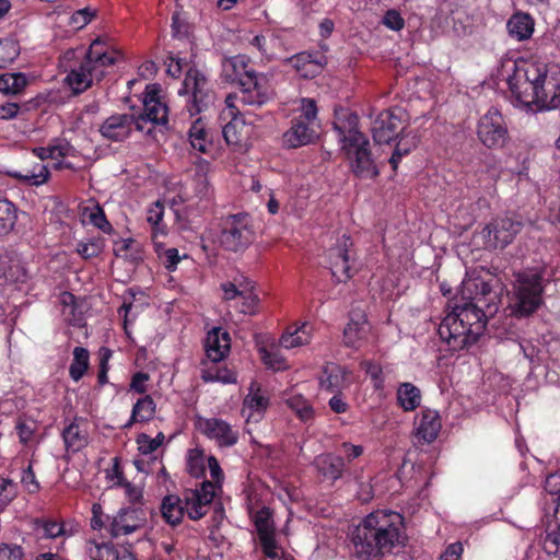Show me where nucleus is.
<instances>
[{
    "mask_svg": "<svg viewBox=\"0 0 560 560\" xmlns=\"http://www.w3.org/2000/svg\"><path fill=\"white\" fill-rule=\"evenodd\" d=\"M351 247V238L343 234L337 238L336 244L327 252L329 269L337 282H346L352 277L351 255L349 253Z\"/></svg>",
    "mask_w": 560,
    "mask_h": 560,
    "instance_id": "12",
    "label": "nucleus"
},
{
    "mask_svg": "<svg viewBox=\"0 0 560 560\" xmlns=\"http://www.w3.org/2000/svg\"><path fill=\"white\" fill-rule=\"evenodd\" d=\"M20 212L14 202L7 197L0 196V238H5L18 233V221Z\"/></svg>",
    "mask_w": 560,
    "mask_h": 560,
    "instance_id": "29",
    "label": "nucleus"
},
{
    "mask_svg": "<svg viewBox=\"0 0 560 560\" xmlns=\"http://www.w3.org/2000/svg\"><path fill=\"white\" fill-rule=\"evenodd\" d=\"M210 172V164L206 160H201L196 164V172L192 179L195 197L202 199H210L212 196V187L210 185L208 174Z\"/></svg>",
    "mask_w": 560,
    "mask_h": 560,
    "instance_id": "35",
    "label": "nucleus"
},
{
    "mask_svg": "<svg viewBox=\"0 0 560 560\" xmlns=\"http://www.w3.org/2000/svg\"><path fill=\"white\" fill-rule=\"evenodd\" d=\"M441 430V421L436 411L424 410L417 424V436L427 443L433 442Z\"/></svg>",
    "mask_w": 560,
    "mask_h": 560,
    "instance_id": "33",
    "label": "nucleus"
},
{
    "mask_svg": "<svg viewBox=\"0 0 560 560\" xmlns=\"http://www.w3.org/2000/svg\"><path fill=\"white\" fill-rule=\"evenodd\" d=\"M155 86H148L143 100L144 110L140 115H136V120H142L143 129L141 132L152 133L149 125L165 126L167 124V106L156 97Z\"/></svg>",
    "mask_w": 560,
    "mask_h": 560,
    "instance_id": "15",
    "label": "nucleus"
},
{
    "mask_svg": "<svg viewBox=\"0 0 560 560\" xmlns=\"http://www.w3.org/2000/svg\"><path fill=\"white\" fill-rule=\"evenodd\" d=\"M545 490L560 499V472L551 474L546 478Z\"/></svg>",
    "mask_w": 560,
    "mask_h": 560,
    "instance_id": "64",
    "label": "nucleus"
},
{
    "mask_svg": "<svg viewBox=\"0 0 560 560\" xmlns=\"http://www.w3.org/2000/svg\"><path fill=\"white\" fill-rule=\"evenodd\" d=\"M77 250L85 259L93 258L103 252V243L100 238H92L89 242L79 243Z\"/></svg>",
    "mask_w": 560,
    "mask_h": 560,
    "instance_id": "52",
    "label": "nucleus"
},
{
    "mask_svg": "<svg viewBox=\"0 0 560 560\" xmlns=\"http://www.w3.org/2000/svg\"><path fill=\"white\" fill-rule=\"evenodd\" d=\"M106 479L110 487H122L127 482L124 478L118 457H114L112 468L106 469Z\"/></svg>",
    "mask_w": 560,
    "mask_h": 560,
    "instance_id": "56",
    "label": "nucleus"
},
{
    "mask_svg": "<svg viewBox=\"0 0 560 560\" xmlns=\"http://www.w3.org/2000/svg\"><path fill=\"white\" fill-rule=\"evenodd\" d=\"M161 512L166 523L172 526L178 525L186 512L183 499L176 495L165 497L161 504Z\"/></svg>",
    "mask_w": 560,
    "mask_h": 560,
    "instance_id": "37",
    "label": "nucleus"
},
{
    "mask_svg": "<svg viewBox=\"0 0 560 560\" xmlns=\"http://www.w3.org/2000/svg\"><path fill=\"white\" fill-rule=\"evenodd\" d=\"M16 495V486L11 480L0 482V509L7 506Z\"/></svg>",
    "mask_w": 560,
    "mask_h": 560,
    "instance_id": "57",
    "label": "nucleus"
},
{
    "mask_svg": "<svg viewBox=\"0 0 560 560\" xmlns=\"http://www.w3.org/2000/svg\"><path fill=\"white\" fill-rule=\"evenodd\" d=\"M89 366V352L82 347L73 350V361L70 364L69 373L73 381L78 382L86 372Z\"/></svg>",
    "mask_w": 560,
    "mask_h": 560,
    "instance_id": "44",
    "label": "nucleus"
},
{
    "mask_svg": "<svg viewBox=\"0 0 560 560\" xmlns=\"http://www.w3.org/2000/svg\"><path fill=\"white\" fill-rule=\"evenodd\" d=\"M534 20L533 18L523 12L514 13L506 23V30L510 37L517 42L527 40L534 33Z\"/></svg>",
    "mask_w": 560,
    "mask_h": 560,
    "instance_id": "30",
    "label": "nucleus"
},
{
    "mask_svg": "<svg viewBox=\"0 0 560 560\" xmlns=\"http://www.w3.org/2000/svg\"><path fill=\"white\" fill-rule=\"evenodd\" d=\"M542 281L541 272L534 269L514 273L509 306L513 315L526 317L542 305Z\"/></svg>",
    "mask_w": 560,
    "mask_h": 560,
    "instance_id": "4",
    "label": "nucleus"
},
{
    "mask_svg": "<svg viewBox=\"0 0 560 560\" xmlns=\"http://www.w3.org/2000/svg\"><path fill=\"white\" fill-rule=\"evenodd\" d=\"M383 23L393 31H400L405 25L404 19L395 10H389L385 13Z\"/></svg>",
    "mask_w": 560,
    "mask_h": 560,
    "instance_id": "63",
    "label": "nucleus"
},
{
    "mask_svg": "<svg viewBox=\"0 0 560 560\" xmlns=\"http://www.w3.org/2000/svg\"><path fill=\"white\" fill-rule=\"evenodd\" d=\"M94 80H96V77L92 72L91 67L88 66L86 60L83 59L81 62L69 70L65 82L69 85L74 94H80L88 90Z\"/></svg>",
    "mask_w": 560,
    "mask_h": 560,
    "instance_id": "27",
    "label": "nucleus"
},
{
    "mask_svg": "<svg viewBox=\"0 0 560 560\" xmlns=\"http://www.w3.org/2000/svg\"><path fill=\"white\" fill-rule=\"evenodd\" d=\"M253 521L265 556L277 557L281 549L276 540L271 511L262 508L254 514Z\"/></svg>",
    "mask_w": 560,
    "mask_h": 560,
    "instance_id": "17",
    "label": "nucleus"
},
{
    "mask_svg": "<svg viewBox=\"0 0 560 560\" xmlns=\"http://www.w3.org/2000/svg\"><path fill=\"white\" fill-rule=\"evenodd\" d=\"M138 450L144 454H151L159 448V442H155L150 435L142 433L137 438Z\"/></svg>",
    "mask_w": 560,
    "mask_h": 560,
    "instance_id": "60",
    "label": "nucleus"
},
{
    "mask_svg": "<svg viewBox=\"0 0 560 560\" xmlns=\"http://www.w3.org/2000/svg\"><path fill=\"white\" fill-rule=\"evenodd\" d=\"M258 302V296L253 292L252 288H246L240 298V302H236L234 306L242 314L255 315L257 313Z\"/></svg>",
    "mask_w": 560,
    "mask_h": 560,
    "instance_id": "47",
    "label": "nucleus"
},
{
    "mask_svg": "<svg viewBox=\"0 0 560 560\" xmlns=\"http://www.w3.org/2000/svg\"><path fill=\"white\" fill-rule=\"evenodd\" d=\"M327 65V58L322 52H314L313 58L308 61L305 68H303V72L301 77L303 78H315L318 75L325 66Z\"/></svg>",
    "mask_w": 560,
    "mask_h": 560,
    "instance_id": "50",
    "label": "nucleus"
},
{
    "mask_svg": "<svg viewBox=\"0 0 560 560\" xmlns=\"http://www.w3.org/2000/svg\"><path fill=\"white\" fill-rule=\"evenodd\" d=\"M187 470L196 478L202 476L205 471V456L199 450H190L187 455Z\"/></svg>",
    "mask_w": 560,
    "mask_h": 560,
    "instance_id": "49",
    "label": "nucleus"
},
{
    "mask_svg": "<svg viewBox=\"0 0 560 560\" xmlns=\"http://www.w3.org/2000/svg\"><path fill=\"white\" fill-rule=\"evenodd\" d=\"M179 95H191L190 115L200 113L211 101L208 79L198 69L189 68L186 72Z\"/></svg>",
    "mask_w": 560,
    "mask_h": 560,
    "instance_id": "10",
    "label": "nucleus"
},
{
    "mask_svg": "<svg viewBox=\"0 0 560 560\" xmlns=\"http://www.w3.org/2000/svg\"><path fill=\"white\" fill-rule=\"evenodd\" d=\"M142 120H136L133 113H116L108 116L98 127V132L103 139L110 142H124L127 140L132 130L143 129Z\"/></svg>",
    "mask_w": 560,
    "mask_h": 560,
    "instance_id": "9",
    "label": "nucleus"
},
{
    "mask_svg": "<svg viewBox=\"0 0 560 560\" xmlns=\"http://www.w3.org/2000/svg\"><path fill=\"white\" fill-rule=\"evenodd\" d=\"M313 325L303 322L300 325L290 326L280 338V345L284 349H293L308 345L313 338Z\"/></svg>",
    "mask_w": 560,
    "mask_h": 560,
    "instance_id": "28",
    "label": "nucleus"
},
{
    "mask_svg": "<svg viewBox=\"0 0 560 560\" xmlns=\"http://www.w3.org/2000/svg\"><path fill=\"white\" fill-rule=\"evenodd\" d=\"M62 439L67 452L77 453L84 448L89 443V436L85 430L81 428L79 420L69 423L62 431Z\"/></svg>",
    "mask_w": 560,
    "mask_h": 560,
    "instance_id": "32",
    "label": "nucleus"
},
{
    "mask_svg": "<svg viewBox=\"0 0 560 560\" xmlns=\"http://www.w3.org/2000/svg\"><path fill=\"white\" fill-rule=\"evenodd\" d=\"M155 413V402L151 396L140 398L132 408L131 417L125 424L126 428L131 427L135 422H145L151 420Z\"/></svg>",
    "mask_w": 560,
    "mask_h": 560,
    "instance_id": "39",
    "label": "nucleus"
},
{
    "mask_svg": "<svg viewBox=\"0 0 560 560\" xmlns=\"http://www.w3.org/2000/svg\"><path fill=\"white\" fill-rule=\"evenodd\" d=\"M144 518L142 511L135 508L121 509L116 516L113 517L109 532L113 537L128 535L142 526Z\"/></svg>",
    "mask_w": 560,
    "mask_h": 560,
    "instance_id": "21",
    "label": "nucleus"
},
{
    "mask_svg": "<svg viewBox=\"0 0 560 560\" xmlns=\"http://www.w3.org/2000/svg\"><path fill=\"white\" fill-rule=\"evenodd\" d=\"M9 176L19 179L30 186H39L48 178V170L43 163H36L32 168L25 167L20 171H10Z\"/></svg>",
    "mask_w": 560,
    "mask_h": 560,
    "instance_id": "36",
    "label": "nucleus"
},
{
    "mask_svg": "<svg viewBox=\"0 0 560 560\" xmlns=\"http://www.w3.org/2000/svg\"><path fill=\"white\" fill-rule=\"evenodd\" d=\"M404 539L401 515L392 511H375L353 530V555L359 560H380L401 546Z\"/></svg>",
    "mask_w": 560,
    "mask_h": 560,
    "instance_id": "1",
    "label": "nucleus"
},
{
    "mask_svg": "<svg viewBox=\"0 0 560 560\" xmlns=\"http://www.w3.org/2000/svg\"><path fill=\"white\" fill-rule=\"evenodd\" d=\"M560 107V69L553 67V73L546 81L545 89L541 94L539 108L556 109Z\"/></svg>",
    "mask_w": 560,
    "mask_h": 560,
    "instance_id": "34",
    "label": "nucleus"
},
{
    "mask_svg": "<svg viewBox=\"0 0 560 560\" xmlns=\"http://www.w3.org/2000/svg\"><path fill=\"white\" fill-rule=\"evenodd\" d=\"M214 495V485L211 481H203L199 489L186 491L183 502L189 518L197 521L203 517Z\"/></svg>",
    "mask_w": 560,
    "mask_h": 560,
    "instance_id": "18",
    "label": "nucleus"
},
{
    "mask_svg": "<svg viewBox=\"0 0 560 560\" xmlns=\"http://www.w3.org/2000/svg\"><path fill=\"white\" fill-rule=\"evenodd\" d=\"M224 118H230L231 120L223 127L222 133L228 144L236 145L241 142V131L244 127V116L245 115H235L232 116L229 114V107L226 106L223 110Z\"/></svg>",
    "mask_w": 560,
    "mask_h": 560,
    "instance_id": "40",
    "label": "nucleus"
},
{
    "mask_svg": "<svg viewBox=\"0 0 560 560\" xmlns=\"http://www.w3.org/2000/svg\"><path fill=\"white\" fill-rule=\"evenodd\" d=\"M369 331L366 315L360 307L350 311L349 322L343 330V343L346 347H359Z\"/></svg>",
    "mask_w": 560,
    "mask_h": 560,
    "instance_id": "22",
    "label": "nucleus"
},
{
    "mask_svg": "<svg viewBox=\"0 0 560 560\" xmlns=\"http://www.w3.org/2000/svg\"><path fill=\"white\" fill-rule=\"evenodd\" d=\"M27 85V78L24 73H4L0 75V92L4 94H18Z\"/></svg>",
    "mask_w": 560,
    "mask_h": 560,
    "instance_id": "42",
    "label": "nucleus"
},
{
    "mask_svg": "<svg viewBox=\"0 0 560 560\" xmlns=\"http://www.w3.org/2000/svg\"><path fill=\"white\" fill-rule=\"evenodd\" d=\"M195 423L202 434L215 441L219 446L229 447L237 443V430L222 419L198 417Z\"/></svg>",
    "mask_w": 560,
    "mask_h": 560,
    "instance_id": "16",
    "label": "nucleus"
},
{
    "mask_svg": "<svg viewBox=\"0 0 560 560\" xmlns=\"http://www.w3.org/2000/svg\"><path fill=\"white\" fill-rule=\"evenodd\" d=\"M477 135L488 148H500L508 139V128L499 109L491 107L479 120Z\"/></svg>",
    "mask_w": 560,
    "mask_h": 560,
    "instance_id": "11",
    "label": "nucleus"
},
{
    "mask_svg": "<svg viewBox=\"0 0 560 560\" xmlns=\"http://www.w3.org/2000/svg\"><path fill=\"white\" fill-rule=\"evenodd\" d=\"M508 84L511 93L516 101L525 106L533 104L540 106L541 94L540 90L532 84L527 79L523 78L522 73L513 68V73L508 78Z\"/></svg>",
    "mask_w": 560,
    "mask_h": 560,
    "instance_id": "19",
    "label": "nucleus"
},
{
    "mask_svg": "<svg viewBox=\"0 0 560 560\" xmlns=\"http://www.w3.org/2000/svg\"><path fill=\"white\" fill-rule=\"evenodd\" d=\"M349 376L350 372L346 368L335 363H328L324 366L320 386L331 393H340L350 385L351 381Z\"/></svg>",
    "mask_w": 560,
    "mask_h": 560,
    "instance_id": "24",
    "label": "nucleus"
},
{
    "mask_svg": "<svg viewBox=\"0 0 560 560\" xmlns=\"http://www.w3.org/2000/svg\"><path fill=\"white\" fill-rule=\"evenodd\" d=\"M553 67L540 60H521L513 62V68L517 69L523 78L536 85L540 92L544 91L546 81L553 73Z\"/></svg>",
    "mask_w": 560,
    "mask_h": 560,
    "instance_id": "20",
    "label": "nucleus"
},
{
    "mask_svg": "<svg viewBox=\"0 0 560 560\" xmlns=\"http://www.w3.org/2000/svg\"><path fill=\"white\" fill-rule=\"evenodd\" d=\"M252 241L253 231L246 214H235L224 220L220 243L225 249L238 252L247 247Z\"/></svg>",
    "mask_w": 560,
    "mask_h": 560,
    "instance_id": "8",
    "label": "nucleus"
},
{
    "mask_svg": "<svg viewBox=\"0 0 560 560\" xmlns=\"http://www.w3.org/2000/svg\"><path fill=\"white\" fill-rule=\"evenodd\" d=\"M23 550L18 545L0 546V560H22Z\"/></svg>",
    "mask_w": 560,
    "mask_h": 560,
    "instance_id": "62",
    "label": "nucleus"
},
{
    "mask_svg": "<svg viewBox=\"0 0 560 560\" xmlns=\"http://www.w3.org/2000/svg\"><path fill=\"white\" fill-rule=\"evenodd\" d=\"M96 10L90 7L77 10L70 18V25L75 30H81L88 25L95 16Z\"/></svg>",
    "mask_w": 560,
    "mask_h": 560,
    "instance_id": "51",
    "label": "nucleus"
},
{
    "mask_svg": "<svg viewBox=\"0 0 560 560\" xmlns=\"http://www.w3.org/2000/svg\"><path fill=\"white\" fill-rule=\"evenodd\" d=\"M83 220L100 229L104 233H110L113 228L107 221L104 210L98 206L85 207L82 211Z\"/></svg>",
    "mask_w": 560,
    "mask_h": 560,
    "instance_id": "43",
    "label": "nucleus"
},
{
    "mask_svg": "<svg viewBox=\"0 0 560 560\" xmlns=\"http://www.w3.org/2000/svg\"><path fill=\"white\" fill-rule=\"evenodd\" d=\"M522 230V222L509 217L497 218L482 231L486 245L491 248H503L509 245Z\"/></svg>",
    "mask_w": 560,
    "mask_h": 560,
    "instance_id": "13",
    "label": "nucleus"
},
{
    "mask_svg": "<svg viewBox=\"0 0 560 560\" xmlns=\"http://www.w3.org/2000/svg\"><path fill=\"white\" fill-rule=\"evenodd\" d=\"M406 137H407V135H406V133H404L402 136H400V139H399V141H398V143H397V145H396V148H395V150H394V152H393V154H392V156H390V159H389V163H390L392 168H393L394 171H396V170H397V167H398V163H399V161L401 160V158H402L404 155H407V154L411 151V149H412V148H416V145H417V142L415 141V139L412 140V143H411L410 145H407V144L404 142V139H405Z\"/></svg>",
    "mask_w": 560,
    "mask_h": 560,
    "instance_id": "54",
    "label": "nucleus"
},
{
    "mask_svg": "<svg viewBox=\"0 0 560 560\" xmlns=\"http://www.w3.org/2000/svg\"><path fill=\"white\" fill-rule=\"evenodd\" d=\"M120 58L121 54L116 49L107 47L101 38L94 39L89 50L84 52V59L96 77V81H101L105 74V69L116 63Z\"/></svg>",
    "mask_w": 560,
    "mask_h": 560,
    "instance_id": "14",
    "label": "nucleus"
},
{
    "mask_svg": "<svg viewBox=\"0 0 560 560\" xmlns=\"http://www.w3.org/2000/svg\"><path fill=\"white\" fill-rule=\"evenodd\" d=\"M52 160L75 156L77 150L67 140H55L50 143Z\"/></svg>",
    "mask_w": 560,
    "mask_h": 560,
    "instance_id": "55",
    "label": "nucleus"
},
{
    "mask_svg": "<svg viewBox=\"0 0 560 560\" xmlns=\"http://www.w3.org/2000/svg\"><path fill=\"white\" fill-rule=\"evenodd\" d=\"M486 328V315L480 306L474 303L455 305L439 327L440 337L454 350H462L482 335Z\"/></svg>",
    "mask_w": 560,
    "mask_h": 560,
    "instance_id": "2",
    "label": "nucleus"
},
{
    "mask_svg": "<svg viewBox=\"0 0 560 560\" xmlns=\"http://www.w3.org/2000/svg\"><path fill=\"white\" fill-rule=\"evenodd\" d=\"M202 378L206 382H221L224 384L236 382L235 375L221 376V371L219 368L214 370L212 368L202 371Z\"/></svg>",
    "mask_w": 560,
    "mask_h": 560,
    "instance_id": "58",
    "label": "nucleus"
},
{
    "mask_svg": "<svg viewBox=\"0 0 560 560\" xmlns=\"http://www.w3.org/2000/svg\"><path fill=\"white\" fill-rule=\"evenodd\" d=\"M406 113L401 108H392L380 113L373 120L371 131L378 144H388L402 136L406 129Z\"/></svg>",
    "mask_w": 560,
    "mask_h": 560,
    "instance_id": "7",
    "label": "nucleus"
},
{
    "mask_svg": "<svg viewBox=\"0 0 560 560\" xmlns=\"http://www.w3.org/2000/svg\"><path fill=\"white\" fill-rule=\"evenodd\" d=\"M15 429L18 431L21 443L26 444L33 439L35 424L33 422L19 420L16 422Z\"/></svg>",
    "mask_w": 560,
    "mask_h": 560,
    "instance_id": "61",
    "label": "nucleus"
},
{
    "mask_svg": "<svg viewBox=\"0 0 560 560\" xmlns=\"http://www.w3.org/2000/svg\"><path fill=\"white\" fill-rule=\"evenodd\" d=\"M88 553L92 560H110L115 557L113 547L106 544L91 542L88 547Z\"/></svg>",
    "mask_w": 560,
    "mask_h": 560,
    "instance_id": "53",
    "label": "nucleus"
},
{
    "mask_svg": "<svg viewBox=\"0 0 560 560\" xmlns=\"http://www.w3.org/2000/svg\"><path fill=\"white\" fill-rule=\"evenodd\" d=\"M230 336L221 328H213L207 335L205 348L208 358L213 362H219L230 351Z\"/></svg>",
    "mask_w": 560,
    "mask_h": 560,
    "instance_id": "26",
    "label": "nucleus"
},
{
    "mask_svg": "<svg viewBox=\"0 0 560 560\" xmlns=\"http://www.w3.org/2000/svg\"><path fill=\"white\" fill-rule=\"evenodd\" d=\"M299 116L292 119L291 127L283 133V144L288 148H299L312 143L317 138L314 128L317 117V106L313 98L303 97L299 101Z\"/></svg>",
    "mask_w": 560,
    "mask_h": 560,
    "instance_id": "6",
    "label": "nucleus"
},
{
    "mask_svg": "<svg viewBox=\"0 0 560 560\" xmlns=\"http://www.w3.org/2000/svg\"><path fill=\"white\" fill-rule=\"evenodd\" d=\"M314 465L319 474L332 481L338 480L345 469L343 458L332 454L318 455L314 460Z\"/></svg>",
    "mask_w": 560,
    "mask_h": 560,
    "instance_id": "31",
    "label": "nucleus"
},
{
    "mask_svg": "<svg viewBox=\"0 0 560 560\" xmlns=\"http://www.w3.org/2000/svg\"><path fill=\"white\" fill-rule=\"evenodd\" d=\"M287 405L302 421H308L313 418V408L302 396L296 395L288 398Z\"/></svg>",
    "mask_w": 560,
    "mask_h": 560,
    "instance_id": "48",
    "label": "nucleus"
},
{
    "mask_svg": "<svg viewBox=\"0 0 560 560\" xmlns=\"http://www.w3.org/2000/svg\"><path fill=\"white\" fill-rule=\"evenodd\" d=\"M249 58L245 55H237L226 58L222 62V77L225 81L236 82L240 86L245 83L248 77L259 73L248 68Z\"/></svg>",
    "mask_w": 560,
    "mask_h": 560,
    "instance_id": "23",
    "label": "nucleus"
},
{
    "mask_svg": "<svg viewBox=\"0 0 560 560\" xmlns=\"http://www.w3.org/2000/svg\"><path fill=\"white\" fill-rule=\"evenodd\" d=\"M188 139L190 142V145L201 152L206 153L212 144V140L210 137L209 131L206 128L205 122L201 120V118H197L190 126L188 130Z\"/></svg>",
    "mask_w": 560,
    "mask_h": 560,
    "instance_id": "38",
    "label": "nucleus"
},
{
    "mask_svg": "<svg viewBox=\"0 0 560 560\" xmlns=\"http://www.w3.org/2000/svg\"><path fill=\"white\" fill-rule=\"evenodd\" d=\"M20 54V46L12 38L0 39V68L13 62Z\"/></svg>",
    "mask_w": 560,
    "mask_h": 560,
    "instance_id": "46",
    "label": "nucleus"
},
{
    "mask_svg": "<svg viewBox=\"0 0 560 560\" xmlns=\"http://www.w3.org/2000/svg\"><path fill=\"white\" fill-rule=\"evenodd\" d=\"M397 398L406 411L415 410L421 401L420 390L411 383H404L399 386Z\"/></svg>",
    "mask_w": 560,
    "mask_h": 560,
    "instance_id": "41",
    "label": "nucleus"
},
{
    "mask_svg": "<svg viewBox=\"0 0 560 560\" xmlns=\"http://www.w3.org/2000/svg\"><path fill=\"white\" fill-rule=\"evenodd\" d=\"M248 78L240 86L238 93L229 94L225 98V105L232 116L246 115V107H260L271 97L269 74L260 73Z\"/></svg>",
    "mask_w": 560,
    "mask_h": 560,
    "instance_id": "5",
    "label": "nucleus"
},
{
    "mask_svg": "<svg viewBox=\"0 0 560 560\" xmlns=\"http://www.w3.org/2000/svg\"><path fill=\"white\" fill-rule=\"evenodd\" d=\"M34 529L39 537L56 538L65 534L63 525L55 520H36Z\"/></svg>",
    "mask_w": 560,
    "mask_h": 560,
    "instance_id": "45",
    "label": "nucleus"
},
{
    "mask_svg": "<svg viewBox=\"0 0 560 560\" xmlns=\"http://www.w3.org/2000/svg\"><path fill=\"white\" fill-rule=\"evenodd\" d=\"M269 398L261 389L260 385L253 382L248 388V394L244 398L242 413L247 420L260 417L261 413L268 408Z\"/></svg>",
    "mask_w": 560,
    "mask_h": 560,
    "instance_id": "25",
    "label": "nucleus"
},
{
    "mask_svg": "<svg viewBox=\"0 0 560 560\" xmlns=\"http://www.w3.org/2000/svg\"><path fill=\"white\" fill-rule=\"evenodd\" d=\"M341 150L350 161L352 172L362 178H372L378 174L370 151V142L358 129V116L346 113L334 122Z\"/></svg>",
    "mask_w": 560,
    "mask_h": 560,
    "instance_id": "3",
    "label": "nucleus"
},
{
    "mask_svg": "<svg viewBox=\"0 0 560 560\" xmlns=\"http://www.w3.org/2000/svg\"><path fill=\"white\" fill-rule=\"evenodd\" d=\"M464 284L469 290L471 288H475L478 291L476 293V295L472 298L474 300H477L478 302L481 301L480 298H478V295H481L482 298H485L491 293V285L488 282L480 280V279H471V280L466 281Z\"/></svg>",
    "mask_w": 560,
    "mask_h": 560,
    "instance_id": "59",
    "label": "nucleus"
}]
</instances>
